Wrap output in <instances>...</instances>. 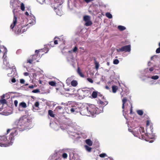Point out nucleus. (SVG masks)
<instances>
[{
	"mask_svg": "<svg viewBox=\"0 0 160 160\" xmlns=\"http://www.w3.org/2000/svg\"><path fill=\"white\" fill-rule=\"evenodd\" d=\"M81 108L80 113L82 115L90 116L88 110V105L86 107L82 106L81 107H79V108Z\"/></svg>",
	"mask_w": 160,
	"mask_h": 160,
	"instance_id": "423d86ee",
	"label": "nucleus"
},
{
	"mask_svg": "<svg viewBox=\"0 0 160 160\" xmlns=\"http://www.w3.org/2000/svg\"><path fill=\"white\" fill-rule=\"evenodd\" d=\"M99 156L100 157L102 158L108 157L107 155L105 153H101L99 154Z\"/></svg>",
	"mask_w": 160,
	"mask_h": 160,
	"instance_id": "58836bf2",
	"label": "nucleus"
},
{
	"mask_svg": "<svg viewBox=\"0 0 160 160\" xmlns=\"http://www.w3.org/2000/svg\"><path fill=\"white\" fill-rule=\"evenodd\" d=\"M118 87L115 85H113L112 86V91L113 93L116 92L117 90L118 89Z\"/></svg>",
	"mask_w": 160,
	"mask_h": 160,
	"instance_id": "412c9836",
	"label": "nucleus"
},
{
	"mask_svg": "<svg viewBox=\"0 0 160 160\" xmlns=\"http://www.w3.org/2000/svg\"><path fill=\"white\" fill-rule=\"evenodd\" d=\"M158 46L159 47L157 48L156 51V52L157 53H160V42L158 44Z\"/></svg>",
	"mask_w": 160,
	"mask_h": 160,
	"instance_id": "a19ab883",
	"label": "nucleus"
},
{
	"mask_svg": "<svg viewBox=\"0 0 160 160\" xmlns=\"http://www.w3.org/2000/svg\"><path fill=\"white\" fill-rule=\"evenodd\" d=\"M14 104L15 107H17L18 106V101H14Z\"/></svg>",
	"mask_w": 160,
	"mask_h": 160,
	"instance_id": "5fc2aeb1",
	"label": "nucleus"
},
{
	"mask_svg": "<svg viewBox=\"0 0 160 160\" xmlns=\"http://www.w3.org/2000/svg\"><path fill=\"white\" fill-rule=\"evenodd\" d=\"M131 50V46L130 44L124 46L121 48L117 49V51L118 52H130Z\"/></svg>",
	"mask_w": 160,
	"mask_h": 160,
	"instance_id": "0eeeda50",
	"label": "nucleus"
},
{
	"mask_svg": "<svg viewBox=\"0 0 160 160\" xmlns=\"http://www.w3.org/2000/svg\"><path fill=\"white\" fill-rule=\"evenodd\" d=\"M119 62V60L117 59H115L113 61V63L114 64H117Z\"/></svg>",
	"mask_w": 160,
	"mask_h": 160,
	"instance_id": "de8ad7c7",
	"label": "nucleus"
},
{
	"mask_svg": "<svg viewBox=\"0 0 160 160\" xmlns=\"http://www.w3.org/2000/svg\"><path fill=\"white\" fill-rule=\"evenodd\" d=\"M40 50H36L35 54L32 56V58H33L34 60H36L37 58H39L40 55L39 54V53Z\"/></svg>",
	"mask_w": 160,
	"mask_h": 160,
	"instance_id": "f8f14e48",
	"label": "nucleus"
},
{
	"mask_svg": "<svg viewBox=\"0 0 160 160\" xmlns=\"http://www.w3.org/2000/svg\"><path fill=\"white\" fill-rule=\"evenodd\" d=\"M98 92L97 91H93L92 94V96L93 98H96L98 97Z\"/></svg>",
	"mask_w": 160,
	"mask_h": 160,
	"instance_id": "aec40b11",
	"label": "nucleus"
},
{
	"mask_svg": "<svg viewBox=\"0 0 160 160\" xmlns=\"http://www.w3.org/2000/svg\"><path fill=\"white\" fill-rule=\"evenodd\" d=\"M48 114L51 117H54V115L53 113V112L52 110H49L48 111Z\"/></svg>",
	"mask_w": 160,
	"mask_h": 160,
	"instance_id": "473e14b6",
	"label": "nucleus"
},
{
	"mask_svg": "<svg viewBox=\"0 0 160 160\" xmlns=\"http://www.w3.org/2000/svg\"><path fill=\"white\" fill-rule=\"evenodd\" d=\"M11 81L12 82L14 83L16 82V79L15 78H13L12 79Z\"/></svg>",
	"mask_w": 160,
	"mask_h": 160,
	"instance_id": "13d9d810",
	"label": "nucleus"
},
{
	"mask_svg": "<svg viewBox=\"0 0 160 160\" xmlns=\"http://www.w3.org/2000/svg\"><path fill=\"white\" fill-rule=\"evenodd\" d=\"M39 102H36L32 106V110L34 112H36L40 110L39 107Z\"/></svg>",
	"mask_w": 160,
	"mask_h": 160,
	"instance_id": "9b49d317",
	"label": "nucleus"
},
{
	"mask_svg": "<svg viewBox=\"0 0 160 160\" xmlns=\"http://www.w3.org/2000/svg\"><path fill=\"white\" fill-rule=\"evenodd\" d=\"M97 103L99 108H102L103 109V108L108 104V102L106 101H98Z\"/></svg>",
	"mask_w": 160,
	"mask_h": 160,
	"instance_id": "6e6552de",
	"label": "nucleus"
},
{
	"mask_svg": "<svg viewBox=\"0 0 160 160\" xmlns=\"http://www.w3.org/2000/svg\"><path fill=\"white\" fill-rule=\"evenodd\" d=\"M128 130L129 132L132 133L133 135L140 139H143L145 138L144 135L148 137V134L145 133L144 132V128L142 127H137L134 128L133 123H132L130 126V128L128 126Z\"/></svg>",
	"mask_w": 160,
	"mask_h": 160,
	"instance_id": "7ed1b4c3",
	"label": "nucleus"
},
{
	"mask_svg": "<svg viewBox=\"0 0 160 160\" xmlns=\"http://www.w3.org/2000/svg\"><path fill=\"white\" fill-rule=\"evenodd\" d=\"M54 9L56 12L57 15L59 16H61L62 15V11L61 10L57 9V8L55 7L54 8Z\"/></svg>",
	"mask_w": 160,
	"mask_h": 160,
	"instance_id": "f3484780",
	"label": "nucleus"
},
{
	"mask_svg": "<svg viewBox=\"0 0 160 160\" xmlns=\"http://www.w3.org/2000/svg\"><path fill=\"white\" fill-rule=\"evenodd\" d=\"M70 129V128L69 130H68V134L74 137H77L78 135L77 133L75 132L71 131Z\"/></svg>",
	"mask_w": 160,
	"mask_h": 160,
	"instance_id": "dca6fc26",
	"label": "nucleus"
},
{
	"mask_svg": "<svg viewBox=\"0 0 160 160\" xmlns=\"http://www.w3.org/2000/svg\"><path fill=\"white\" fill-rule=\"evenodd\" d=\"M62 157L64 158H67L68 157V154L66 153H63L62 155Z\"/></svg>",
	"mask_w": 160,
	"mask_h": 160,
	"instance_id": "37998d69",
	"label": "nucleus"
},
{
	"mask_svg": "<svg viewBox=\"0 0 160 160\" xmlns=\"http://www.w3.org/2000/svg\"><path fill=\"white\" fill-rule=\"evenodd\" d=\"M78 50V49L77 47L75 46L72 50L73 52H76Z\"/></svg>",
	"mask_w": 160,
	"mask_h": 160,
	"instance_id": "8fccbe9b",
	"label": "nucleus"
},
{
	"mask_svg": "<svg viewBox=\"0 0 160 160\" xmlns=\"http://www.w3.org/2000/svg\"><path fill=\"white\" fill-rule=\"evenodd\" d=\"M92 24V21L90 20H89L86 21L85 25L86 26H89L91 25Z\"/></svg>",
	"mask_w": 160,
	"mask_h": 160,
	"instance_id": "393cba45",
	"label": "nucleus"
},
{
	"mask_svg": "<svg viewBox=\"0 0 160 160\" xmlns=\"http://www.w3.org/2000/svg\"><path fill=\"white\" fill-rule=\"evenodd\" d=\"M154 68L153 67H151L149 68V70L150 72H152L154 70Z\"/></svg>",
	"mask_w": 160,
	"mask_h": 160,
	"instance_id": "bf43d9fd",
	"label": "nucleus"
},
{
	"mask_svg": "<svg viewBox=\"0 0 160 160\" xmlns=\"http://www.w3.org/2000/svg\"><path fill=\"white\" fill-rule=\"evenodd\" d=\"M20 5L21 9L22 11H24L25 10V6L24 4L23 3H21Z\"/></svg>",
	"mask_w": 160,
	"mask_h": 160,
	"instance_id": "ea45409f",
	"label": "nucleus"
},
{
	"mask_svg": "<svg viewBox=\"0 0 160 160\" xmlns=\"http://www.w3.org/2000/svg\"><path fill=\"white\" fill-rule=\"evenodd\" d=\"M25 82V80L23 79H21L20 80V82L21 83L24 84Z\"/></svg>",
	"mask_w": 160,
	"mask_h": 160,
	"instance_id": "6e6d98bb",
	"label": "nucleus"
},
{
	"mask_svg": "<svg viewBox=\"0 0 160 160\" xmlns=\"http://www.w3.org/2000/svg\"><path fill=\"white\" fill-rule=\"evenodd\" d=\"M40 91L38 89H36L34 90H33L32 91V92L34 93H37L38 92H39Z\"/></svg>",
	"mask_w": 160,
	"mask_h": 160,
	"instance_id": "09e8293b",
	"label": "nucleus"
},
{
	"mask_svg": "<svg viewBox=\"0 0 160 160\" xmlns=\"http://www.w3.org/2000/svg\"><path fill=\"white\" fill-rule=\"evenodd\" d=\"M149 129L151 132H153V127L152 124L150 125L148 127V129Z\"/></svg>",
	"mask_w": 160,
	"mask_h": 160,
	"instance_id": "49530a36",
	"label": "nucleus"
},
{
	"mask_svg": "<svg viewBox=\"0 0 160 160\" xmlns=\"http://www.w3.org/2000/svg\"><path fill=\"white\" fill-rule=\"evenodd\" d=\"M159 78V76L157 75L153 76L151 77V78L154 79V80H157Z\"/></svg>",
	"mask_w": 160,
	"mask_h": 160,
	"instance_id": "a18cd8bd",
	"label": "nucleus"
},
{
	"mask_svg": "<svg viewBox=\"0 0 160 160\" xmlns=\"http://www.w3.org/2000/svg\"><path fill=\"white\" fill-rule=\"evenodd\" d=\"M122 101V108L123 109L125 107H127L128 105V103H127V101Z\"/></svg>",
	"mask_w": 160,
	"mask_h": 160,
	"instance_id": "2f4dec72",
	"label": "nucleus"
},
{
	"mask_svg": "<svg viewBox=\"0 0 160 160\" xmlns=\"http://www.w3.org/2000/svg\"><path fill=\"white\" fill-rule=\"evenodd\" d=\"M24 32V31H22V28H20L17 30V34H20L21 33H23Z\"/></svg>",
	"mask_w": 160,
	"mask_h": 160,
	"instance_id": "4c0bfd02",
	"label": "nucleus"
},
{
	"mask_svg": "<svg viewBox=\"0 0 160 160\" xmlns=\"http://www.w3.org/2000/svg\"><path fill=\"white\" fill-rule=\"evenodd\" d=\"M58 39L60 41H62L64 44L65 43V40L63 37H60L58 38Z\"/></svg>",
	"mask_w": 160,
	"mask_h": 160,
	"instance_id": "79ce46f5",
	"label": "nucleus"
},
{
	"mask_svg": "<svg viewBox=\"0 0 160 160\" xmlns=\"http://www.w3.org/2000/svg\"><path fill=\"white\" fill-rule=\"evenodd\" d=\"M78 74L81 77H84V75L81 72L79 68H78Z\"/></svg>",
	"mask_w": 160,
	"mask_h": 160,
	"instance_id": "7c9ffc66",
	"label": "nucleus"
},
{
	"mask_svg": "<svg viewBox=\"0 0 160 160\" xmlns=\"http://www.w3.org/2000/svg\"><path fill=\"white\" fill-rule=\"evenodd\" d=\"M54 43L55 44H58V41L57 40H55L54 41Z\"/></svg>",
	"mask_w": 160,
	"mask_h": 160,
	"instance_id": "e2e57ef3",
	"label": "nucleus"
},
{
	"mask_svg": "<svg viewBox=\"0 0 160 160\" xmlns=\"http://www.w3.org/2000/svg\"><path fill=\"white\" fill-rule=\"evenodd\" d=\"M17 134L16 131L12 132L10 136H0V146L7 147L12 145L13 143L14 137Z\"/></svg>",
	"mask_w": 160,
	"mask_h": 160,
	"instance_id": "f03ea898",
	"label": "nucleus"
},
{
	"mask_svg": "<svg viewBox=\"0 0 160 160\" xmlns=\"http://www.w3.org/2000/svg\"><path fill=\"white\" fill-rule=\"evenodd\" d=\"M118 29L120 31H122L125 30L126 28L124 26L119 25L118 26Z\"/></svg>",
	"mask_w": 160,
	"mask_h": 160,
	"instance_id": "c756f323",
	"label": "nucleus"
},
{
	"mask_svg": "<svg viewBox=\"0 0 160 160\" xmlns=\"http://www.w3.org/2000/svg\"><path fill=\"white\" fill-rule=\"evenodd\" d=\"M87 79L88 81H89V82H91V83H92L93 82V81L92 79H91L90 78H88Z\"/></svg>",
	"mask_w": 160,
	"mask_h": 160,
	"instance_id": "603ef678",
	"label": "nucleus"
},
{
	"mask_svg": "<svg viewBox=\"0 0 160 160\" xmlns=\"http://www.w3.org/2000/svg\"><path fill=\"white\" fill-rule=\"evenodd\" d=\"M0 105L2 106V109L8 106L9 107L13 108L14 106L13 101H0Z\"/></svg>",
	"mask_w": 160,
	"mask_h": 160,
	"instance_id": "39448f33",
	"label": "nucleus"
},
{
	"mask_svg": "<svg viewBox=\"0 0 160 160\" xmlns=\"http://www.w3.org/2000/svg\"><path fill=\"white\" fill-rule=\"evenodd\" d=\"M78 109H79V107L76 106H73L72 108L70 109V111L72 112H77L78 111L77 110Z\"/></svg>",
	"mask_w": 160,
	"mask_h": 160,
	"instance_id": "2eb2a0df",
	"label": "nucleus"
},
{
	"mask_svg": "<svg viewBox=\"0 0 160 160\" xmlns=\"http://www.w3.org/2000/svg\"><path fill=\"white\" fill-rule=\"evenodd\" d=\"M85 142L89 146H91L92 144V142L90 139H86Z\"/></svg>",
	"mask_w": 160,
	"mask_h": 160,
	"instance_id": "6ab92c4d",
	"label": "nucleus"
},
{
	"mask_svg": "<svg viewBox=\"0 0 160 160\" xmlns=\"http://www.w3.org/2000/svg\"><path fill=\"white\" fill-rule=\"evenodd\" d=\"M64 127V126H61V128L62 129V130H65V129H67V128L65 127V128H63Z\"/></svg>",
	"mask_w": 160,
	"mask_h": 160,
	"instance_id": "052dcab7",
	"label": "nucleus"
},
{
	"mask_svg": "<svg viewBox=\"0 0 160 160\" xmlns=\"http://www.w3.org/2000/svg\"><path fill=\"white\" fill-rule=\"evenodd\" d=\"M85 149L88 152H90L91 151L92 148L88 146L85 145L84 146Z\"/></svg>",
	"mask_w": 160,
	"mask_h": 160,
	"instance_id": "cd10ccee",
	"label": "nucleus"
},
{
	"mask_svg": "<svg viewBox=\"0 0 160 160\" xmlns=\"http://www.w3.org/2000/svg\"><path fill=\"white\" fill-rule=\"evenodd\" d=\"M49 84L52 86H56V83L55 81H50L49 82Z\"/></svg>",
	"mask_w": 160,
	"mask_h": 160,
	"instance_id": "72a5a7b5",
	"label": "nucleus"
},
{
	"mask_svg": "<svg viewBox=\"0 0 160 160\" xmlns=\"http://www.w3.org/2000/svg\"><path fill=\"white\" fill-rule=\"evenodd\" d=\"M30 17L32 19V21L30 22V23L32 24L35 23L36 22L35 17L32 14H30Z\"/></svg>",
	"mask_w": 160,
	"mask_h": 160,
	"instance_id": "5701e85b",
	"label": "nucleus"
},
{
	"mask_svg": "<svg viewBox=\"0 0 160 160\" xmlns=\"http://www.w3.org/2000/svg\"><path fill=\"white\" fill-rule=\"evenodd\" d=\"M44 51L45 52V51H46V52H45V53H47L48 51V49H45L44 50Z\"/></svg>",
	"mask_w": 160,
	"mask_h": 160,
	"instance_id": "774afa93",
	"label": "nucleus"
},
{
	"mask_svg": "<svg viewBox=\"0 0 160 160\" xmlns=\"http://www.w3.org/2000/svg\"><path fill=\"white\" fill-rule=\"evenodd\" d=\"M98 97L99 100H100L101 99H104V97L100 92L98 93Z\"/></svg>",
	"mask_w": 160,
	"mask_h": 160,
	"instance_id": "a878e982",
	"label": "nucleus"
},
{
	"mask_svg": "<svg viewBox=\"0 0 160 160\" xmlns=\"http://www.w3.org/2000/svg\"><path fill=\"white\" fill-rule=\"evenodd\" d=\"M29 88H34V86L33 85H30V86H29Z\"/></svg>",
	"mask_w": 160,
	"mask_h": 160,
	"instance_id": "0e129e2a",
	"label": "nucleus"
},
{
	"mask_svg": "<svg viewBox=\"0 0 160 160\" xmlns=\"http://www.w3.org/2000/svg\"><path fill=\"white\" fill-rule=\"evenodd\" d=\"M137 113L140 116H142L143 114V111L142 110H138L137 111Z\"/></svg>",
	"mask_w": 160,
	"mask_h": 160,
	"instance_id": "c9c22d12",
	"label": "nucleus"
},
{
	"mask_svg": "<svg viewBox=\"0 0 160 160\" xmlns=\"http://www.w3.org/2000/svg\"><path fill=\"white\" fill-rule=\"evenodd\" d=\"M25 15H27V16H28L29 15L28 13L27 12H25Z\"/></svg>",
	"mask_w": 160,
	"mask_h": 160,
	"instance_id": "69168bd1",
	"label": "nucleus"
},
{
	"mask_svg": "<svg viewBox=\"0 0 160 160\" xmlns=\"http://www.w3.org/2000/svg\"><path fill=\"white\" fill-rule=\"evenodd\" d=\"M24 75L25 76H28L29 75V73L28 72H25L24 73Z\"/></svg>",
	"mask_w": 160,
	"mask_h": 160,
	"instance_id": "680f3d73",
	"label": "nucleus"
},
{
	"mask_svg": "<svg viewBox=\"0 0 160 160\" xmlns=\"http://www.w3.org/2000/svg\"><path fill=\"white\" fill-rule=\"evenodd\" d=\"M147 128H146V131L147 132L148 129V127L150 125L152 124V123H150V122L148 120L147 121Z\"/></svg>",
	"mask_w": 160,
	"mask_h": 160,
	"instance_id": "e433bc0d",
	"label": "nucleus"
},
{
	"mask_svg": "<svg viewBox=\"0 0 160 160\" xmlns=\"http://www.w3.org/2000/svg\"><path fill=\"white\" fill-rule=\"evenodd\" d=\"M31 121L32 120L31 118L26 117V116H23L18 121H15L13 124V128L16 129L13 130H12L13 131L9 136L12 132H14L15 131H17L18 133V129L19 131H23L26 129L30 128L31 127L30 125Z\"/></svg>",
	"mask_w": 160,
	"mask_h": 160,
	"instance_id": "f257e3e1",
	"label": "nucleus"
},
{
	"mask_svg": "<svg viewBox=\"0 0 160 160\" xmlns=\"http://www.w3.org/2000/svg\"><path fill=\"white\" fill-rule=\"evenodd\" d=\"M56 109L58 112H59L60 111L62 110V107L61 106H58L56 108Z\"/></svg>",
	"mask_w": 160,
	"mask_h": 160,
	"instance_id": "c03bdc74",
	"label": "nucleus"
},
{
	"mask_svg": "<svg viewBox=\"0 0 160 160\" xmlns=\"http://www.w3.org/2000/svg\"><path fill=\"white\" fill-rule=\"evenodd\" d=\"M6 54H7V51H6L4 53V54L3 56V62L4 64L7 67H8L9 68L10 67V64L9 63L7 60V59L6 58Z\"/></svg>",
	"mask_w": 160,
	"mask_h": 160,
	"instance_id": "1a4fd4ad",
	"label": "nucleus"
},
{
	"mask_svg": "<svg viewBox=\"0 0 160 160\" xmlns=\"http://www.w3.org/2000/svg\"><path fill=\"white\" fill-rule=\"evenodd\" d=\"M88 109L90 116L95 117L96 114L103 112L102 108H99L94 104L88 105Z\"/></svg>",
	"mask_w": 160,
	"mask_h": 160,
	"instance_id": "20e7f679",
	"label": "nucleus"
},
{
	"mask_svg": "<svg viewBox=\"0 0 160 160\" xmlns=\"http://www.w3.org/2000/svg\"><path fill=\"white\" fill-rule=\"evenodd\" d=\"M105 160H113L112 158L111 157H108L107 158L105 159Z\"/></svg>",
	"mask_w": 160,
	"mask_h": 160,
	"instance_id": "864d4df0",
	"label": "nucleus"
},
{
	"mask_svg": "<svg viewBox=\"0 0 160 160\" xmlns=\"http://www.w3.org/2000/svg\"><path fill=\"white\" fill-rule=\"evenodd\" d=\"M11 113L10 112H7L5 115H8L10 114Z\"/></svg>",
	"mask_w": 160,
	"mask_h": 160,
	"instance_id": "338daca9",
	"label": "nucleus"
},
{
	"mask_svg": "<svg viewBox=\"0 0 160 160\" xmlns=\"http://www.w3.org/2000/svg\"><path fill=\"white\" fill-rule=\"evenodd\" d=\"M94 0H84V1L87 3H88Z\"/></svg>",
	"mask_w": 160,
	"mask_h": 160,
	"instance_id": "4d7b16f0",
	"label": "nucleus"
},
{
	"mask_svg": "<svg viewBox=\"0 0 160 160\" xmlns=\"http://www.w3.org/2000/svg\"><path fill=\"white\" fill-rule=\"evenodd\" d=\"M34 61V59L32 58V57H31L28 58L27 63L32 64V62Z\"/></svg>",
	"mask_w": 160,
	"mask_h": 160,
	"instance_id": "4be33fe9",
	"label": "nucleus"
},
{
	"mask_svg": "<svg viewBox=\"0 0 160 160\" xmlns=\"http://www.w3.org/2000/svg\"><path fill=\"white\" fill-rule=\"evenodd\" d=\"M10 98L9 94L8 93H6L5 94H3L1 97H0V100H7L9 99Z\"/></svg>",
	"mask_w": 160,
	"mask_h": 160,
	"instance_id": "4468645a",
	"label": "nucleus"
},
{
	"mask_svg": "<svg viewBox=\"0 0 160 160\" xmlns=\"http://www.w3.org/2000/svg\"><path fill=\"white\" fill-rule=\"evenodd\" d=\"M94 63L95 65V68L97 70H98L99 68V63L97 62L96 59H94Z\"/></svg>",
	"mask_w": 160,
	"mask_h": 160,
	"instance_id": "a211bd4d",
	"label": "nucleus"
},
{
	"mask_svg": "<svg viewBox=\"0 0 160 160\" xmlns=\"http://www.w3.org/2000/svg\"><path fill=\"white\" fill-rule=\"evenodd\" d=\"M68 124L70 125L71 127L74 128L76 125V123L74 122L71 121L70 123H68Z\"/></svg>",
	"mask_w": 160,
	"mask_h": 160,
	"instance_id": "c85d7f7f",
	"label": "nucleus"
},
{
	"mask_svg": "<svg viewBox=\"0 0 160 160\" xmlns=\"http://www.w3.org/2000/svg\"><path fill=\"white\" fill-rule=\"evenodd\" d=\"M45 0H37V2H38L42 4L45 2Z\"/></svg>",
	"mask_w": 160,
	"mask_h": 160,
	"instance_id": "3c124183",
	"label": "nucleus"
},
{
	"mask_svg": "<svg viewBox=\"0 0 160 160\" xmlns=\"http://www.w3.org/2000/svg\"><path fill=\"white\" fill-rule=\"evenodd\" d=\"M27 107V105L26 103L24 102H20L19 104L18 110L19 111H22V109L25 108Z\"/></svg>",
	"mask_w": 160,
	"mask_h": 160,
	"instance_id": "9d476101",
	"label": "nucleus"
},
{
	"mask_svg": "<svg viewBox=\"0 0 160 160\" xmlns=\"http://www.w3.org/2000/svg\"><path fill=\"white\" fill-rule=\"evenodd\" d=\"M106 16L109 18H112V15L109 12H107L106 13Z\"/></svg>",
	"mask_w": 160,
	"mask_h": 160,
	"instance_id": "f704fd0d",
	"label": "nucleus"
},
{
	"mask_svg": "<svg viewBox=\"0 0 160 160\" xmlns=\"http://www.w3.org/2000/svg\"><path fill=\"white\" fill-rule=\"evenodd\" d=\"M90 20V17L89 16L86 15L83 17V20L86 22Z\"/></svg>",
	"mask_w": 160,
	"mask_h": 160,
	"instance_id": "b1692460",
	"label": "nucleus"
},
{
	"mask_svg": "<svg viewBox=\"0 0 160 160\" xmlns=\"http://www.w3.org/2000/svg\"><path fill=\"white\" fill-rule=\"evenodd\" d=\"M77 84V82L76 80H73L71 82V85L73 86L76 87Z\"/></svg>",
	"mask_w": 160,
	"mask_h": 160,
	"instance_id": "bb28decb",
	"label": "nucleus"
},
{
	"mask_svg": "<svg viewBox=\"0 0 160 160\" xmlns=\"http://www.w3.org/2000/svg\"><path fill=\"white\" fill-rule=\"evenodd\" d=\"M17 17L16 16L14 15L13 22L10 25V28L11 29H13L16 25L17 23Z\"/></svg>",
	"mask_w": 160,
	"mask_h": 160,
	"instance_id": "ddd939ff",
	"label": "nucleus"
}]
</instances>
